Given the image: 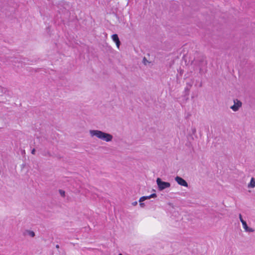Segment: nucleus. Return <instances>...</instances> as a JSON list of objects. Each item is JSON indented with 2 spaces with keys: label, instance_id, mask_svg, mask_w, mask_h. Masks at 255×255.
<instances>
[{
  "label": "nucleus",
  "instance_id": "10",
  "mask_svg": "<svg viewBox=\"0 0 255 255\" xmlns=\"http://www.w3.org/2000/svg\"><path fill=\"white\" fill-rule=\"evenodd\" d=\"M25 232L29 236L31 237H34L35 236V233L32 231L26 230Z\"/></svg>",
  "mask_w": 255,
  "mask_h": 255
},
{
  "label": "nucleus",
  "instance_id": "17",
  "mask_svg": "<svg viewBox=\"0 0 255 255\" xmlns=\"http://www.w3.org/2000/svg\"><path fill=\"white\" fill-rule=\"evenodd\" d=\"M239 219L242 223V222H245V221L243 220V219L242 218V216L241 214H239Z\"/></svg>",
  "mask_w": 255,
  "mask_h": 255
},
{
  "label": "nucleus",
  "instance_id": "8",
  "mask_svg": "<svg viewBox=\"0 0 255 255\" xmlns=\"http://www.w3.org/2000/svg\"><path fill=\"white\" fill-rule=\"evenodd\" d=\"M242 225L243 226L244 229L246 232H254V230L253 228H250L248 227L247 222H242Z\"/></svg>",
  "mask_w": 255,
  "mask_h": 255
},
{
  "label": "nucleus",
  "instance_id": "2",
  "mask_svg": "<svg viewBox=\"0 0 255 255\" xmlns=\"http://www.w3.org/2000/svg\"><path fill=\"white\" fill-rule=\"evenodd\" d=\"M193 83L194 81L192 79H191L189 82L186 83V86L185 87L183 93V97L186 101H187L189 99L190 91L193 86Z\"/></svg>",
  "mask_w": 255,
  "mask_h": 255
},
{
  "label": "nucleus",
  "instance_id": "15",
  "mask_svg": "<svg viewBox=\"0 0 255 255\" xmlns=\"http://www.w3.org/2000/svg\"><path fill=\"white\" fill-rule=\"evenodd\" d=\"M145 198H144V196H142V197H140L139 198V202H143L145 200Z\"/></svg>",
  "mask_w": 255,
  "mask_h": 255
},
{
  "label": "nucleus",
  "instance_id": "21",
  "mask_svg": "<svg viewBox=\"0 0 255 255\" xmlns=\"http://www.w3.org/2000/svg\"><path fill=\"white\" fill-rule=\"evenodd\" d=\"M137 204V201H135V202H133V203H132V205H133V206H135V205H136Z\"/></svg>",
  "mask_w": 255,
  "mask_h": 255
},
{
  "label": "nucleus",
  "instance_id": "7",
  "mask_svg": "<svg viewBox=\"0 0 255 255\" xmlns=\"http://www.w3.org/2000/svg\"><path fill=\"white\" fill-rule=\"evenodd\" d=\"M26 61H28L26 58H22V57H20V58L14 57L13 58V60H11V62H14V63H16V62L25 63Z\"/></svg>",
  "mask_w": 255,
  "mask_h": 255
},
{
  "label": "nucleus",
  "instance_id": "9",
  "mask_svg": "<svg viewBox=\"0 0 255 255\" xmlns=\"http://www.w3.org/2000/svg\"><path fill=\"white\" fill-rule=\"evenodd\" d=\"M248 187L249 188H254L255 187V179L254 177L251 178L250 183L248 184Z\"/></svg>",
  "mask_w": 255,
  "mask_h": 255
},
{
  "label": "nucleus",
  "instance_id": "13",
  "mask_svg": "<svg viewBox=\"0 0 255 255\" xmlns=\"http://www.w3.org/2000/svg\"><path fill=\"white\" fill-rule=\"evenodd\" d=\"M191 131H192V134L195 135L196 132V128L195 127H192L191 128Z\"/></svg>",
  "mask_w": 255,
  "mask_h": 255
},
{
  "label": "nucleus",
  "instance_id": "25",
  "mask_svg": "<svg viewBox=\"0 0 255 255\" xmlns=\"http://www.w3.org/2000/svg\"><path fill=\"white\" fill-rule=\"evenodd\" d=\"M118 255H123L122 254H120Z\"/></svg>",
  "mask_w": 255,
  "mask_h": 255
},
{
  "label": "nucleus",
  "instance_id": "22",
  "mask_svg": "<svg viewBox=\"0 0 255 255\" xmlns=\"http://www.w3.org/2000/svg\"><path fill=\"white\" fill-rule=\"evenodd\" d=\"M56 248L57 249H59V246L58 245H57L56 246Z\"/></svg>",
  "mask_w": 255,
  "mask_h": 255
},
{
  "label": "nucleus",
  "instance_id": "1",
  "mask_svg": "<svg viewBox=\"0 0 255 255\" xmlns=\"http://www.w3.org/2000/svg\"><path fill=\"white\" fill-rule=\"evenodd\" d=\"M90 133L92 136H95L98 138L107 142L112 141L113 138L112 134L99 130H90Z\"/></svg>",
  "mask_w": 255,
  "mask_h": 255
},
{
  "label": "nucleus",
  "instance_id": "11",
  "mask_svg": "<svg viewBox=\"0 0 255 255\" xmlns=\"http://www.w3.org/2000/svg\"><path fill=\"white\" fill-rule=\"evenodd\" d=\"M42 154L44 156H48V157H50L51 156V154L50 153V152L48 151H44Z\"/></svg>",
  "mask_w": 255,
  "mask_h": 255
},
{
  "label": "nucleus",
  "instance_id": "20",
  "mask_svg": "<svg viewBox=\"0 0 255 255\" xmlns=\"http://www.w3.org/2000/svg\"><path fill=\"white\" fill-rule=\"evenodd\" d=\"M145 200H147V199H150V195L149 196H144Z\"/></svg>",
  "mask_w": 255,
  "mask_h": 255
},
{
  "label": "nucleus",
  "instance_id": "18",
  "mask_svg": "<svg viewBox=\"0 0 255 255\" xmlns=\"http://www.w3.org/2000/svg\"><path fill=\"white\" fill-rule=\"evenodd\" d=\"M139 205L141 208H143L145 207V204L142 202H139Z\"/></svg>",
  "mask_w": 255,
  "mask_h": 255
},
{
  "label": "nucleus",
  "instance_id": "3",
  "mask_svg": "<svg viewBox=\"0 0 255 255\" xmlns=\"http://www.w3.org/2000/svg\"><path fill=\"white\" fill-rule=\"evenodd\" d=\"M156 183L159 191H162L164 189L170 187V183L168 182L163 181L160 178L156 179Z\"/></svg>",
  "mask_w": 255,
  "mask_h": 255
},
{
  "label": "nucleus",
  "instance_id": "4",
  "mask_svg": "<svg viewBox=\"0 0 255 255\" xmlns=\"http://www.w3.org/2000/svg\"><path fill=\"white\" fill-rule=\"evenodd\" d=\"M234 104L231 106L230 108L234 112L239 111V109L242 106V103L238 99L234 100Z\"/></svg>",
  "mask_w": 255,
  "mask_h": 255
},
{
  "label": "nucleus",
  "instance_id": "19",
  "mask_svg": "<svg viewBox=\"0 0 255 255\" xmlns=\"http://www.w3.org/2000/svg\"><path fill=\"white\" fill-rule=\"evenodd\" d=\"M35 151H36V150H35V148H33V149H32V150H31V153L32 154H35Z\"/></svg>",
  "mask_w": 255,
  "mask_h": 255
},
{
  "label": "nucleus",
  "instance_id": "12",
  "mask_svg": "<svg viewBox=\"0 0 255 255\" xmlns=\"http://www.w3.org/2000/svg\"><path fill=\"white\" fill-rule=\"evenodd\" d=\"M59 192L62 197H64L65 196V192L64 190L59 189Z\"/></svg>",
  "mask_w": 255,
  "mask_h": 255
},
{
  "label": "nucleus",
  "instance_id": "6",
  "mask_svg": "<svg viewBox=\"0 0 255 255\" xmlns=\"http://www.w3.org/2000/svg\"><path fill=\"white\" fill-rule=\"evenodd\" d=\"M112 40H113V41H114L116 43L117 47L118 48H119L121 43L119 39L118 34H113L112 35Z\"/></svg>",
  "mask_w": 255,
  "mask_h": 255
},
{
  "label": "nucleus",
  "instance_id": "23",
  "mask_svg": "<svg viewBox=\"0 0 255 255\" xmlns=\"http://www.w3.org/2000/svg\"><path fill=\"white\" fill-rule=\"evenodd\" d=\"M169 205L170 206H171V205H172V203H169Z\"/></svg>",
  "mask_w": 255,
  "mask_h": 255
},
{
  "label": "nucleus",
  "instance_id": "5",
  "mask_svg": "<svg viewBox=\"0 0 255 255\" xmlns=\"http://www.w3.org/2000/svg\"><path fill=\"white\" fill-rule=\"evenodd\" d=\"M175 180L177 182V183L179 185H180L181 186H184V187H188V183L186 182V181L185 180H184L182 177L177 176L175 178Z\"/></svg>",
  "mask_w": 255,
  "mask_h": 255
},
{
  "label": "nucleus",
  "instance_id": "24",
  "mask_svg": "<svg viewBox=\"0 0 255 255\" xmlns=\"http://www.w3.org/2000/svg\"><path fill=\"white\" fill-rule=\"evenodd\" d=\"M202 86V84H200V87H201Z\"/></svg>",
  "mask_w": 255,
  "mask_h": 255
},
{
  "label": "nucleus",
  "instance_id": "14",
  "mask_svg": "<svg viewBox=\"0 0 255 255\" xmlns=\"http://www.w3.org/2000/svg\"><path fill=\"white\" fill-rule=\"evenodd\" d=\"M142 62L145 65H147V63H149L148 61L146 59L145 57L143 58Z\"/></svg>",
  "mask_w": 255,
  "mask_h": 255
},
{
  "label": "nucleus",
  "instance_id": "16",
  "mask_svg": "<svg viewBox=\"0 0 255 255\" xmlns=\"http://www.w3.org/2000/svg\"><path fill=\"white\" fill-rule=\"evenodd\" d=\"M157 197V195L156 193H152L151 195H150V198H155Z\"/></svg>",
  "mask_w": 255,
  "mask_h": 255
}]
</instances>
